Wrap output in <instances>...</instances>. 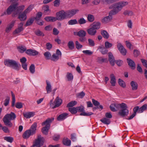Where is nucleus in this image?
Segmentation results:
<instances>
[{
  "label": "nucleus",
  "mask_w": 147,
  "mask_h": 147,
  "mask_svg": "<svg viewBox=\"0 0 147 147\" xmlns=\"http://www.w3.org/2000/svg\"><path fill=\"white\" fill-rule=\"evenodd\" d=\"M77 112L82 113L84 111V106L81 105L76 107Z\"/></svg>",
  "instance_id": "53"
},
{
  "label": "nucleus",
  "mask_w": 147,
  "mask_h": 147,
  "mask_svg": "<svg viewBox=\"0 0 147 147\" xmlns=\"http://www.w3.org/2000/svg\"><path fill=\"white\" fill-rule=\"evenodd\" d=\"M110 83L112 86H115L116 83V79L114 75L113 74H111L110 76Z\"/></svg>",
  "instance_id": "30"
},
{
  "label": "nucleus",
  "mask_w": 147,
  "mask_h": 147,
  "mask_svg": "<svg viewBox=\"0 0 147 147\" xmlns=\"http://www.w3.org/2000/svg\"><path fill=\"white\" fill-rule=\"evenodd\" d=\"M128 2H119L112 4L109 7L110 9H113L109 12L110 14L114 15L118 13L122 9V8L128 4Z\"/></svg>",
  "instance_id": "2"
},
{
  "label": "nucleus",
  "mask_w": 147,
  "mask_h": 147,
  "mask_svg": "<svg viewBox=\"0 0 147 147\" xmlns=\"http://www.w3.org/2000/svg\"><path fill=\"white\" fill-rule=\"evenodd\" d=\"M118 83L119 85L123 88L125 87V82L121 79H118Z\"/></svg>",
  "instance_id": "50"
},
{
  "label": "nucleus",
  "mask_w": 147,
  "mask_h": 147,
  "mask_svg": "<svg viewBox=\"0 0 147 147\" xmlns=\"http://www.w3.org/2000/svg\"><path fill=\"white\" fill-rule=\"evenodd\" d=\"M29 70L30 72L33 74L35 71V67L34 64H32L30 67Z\"/></svg>",
  "instance_id": "52"
},
{
  "label": "nucleus",
  "mask_w": 147,
  "mask_h": 147,
  "mask_svg": "<svg viewBox=\"0 0 147 147\" xmlns=\"http://www.w3.org/2000/svg\"><path fill=\"white\" fill-rule=\"evenodd\" d=\"M86 32L84 30H80L78 32L77 35L80 37H85L86 35Z\"/></svg>",
  "instance_id": "37"
},
{
  "label": "nucleus",
  "mask_w": 147,
  "mask_h": 147,
  "mask_svg": "<svg viewBox=\"0 0 147 147\" xmlns=\"http://www.w3.org/2000/svg\"><path fill=\"white\" fill-rule=\"evenodd\" d=\"M127 108L126 104L124 103L121 104L120 109L118 112V115L123 117L127 116L129 112Z\"/></svg>",
  "instance_id": "5"
},
{
  "label": "nucleus",
  "mask_w": 147,
  "mask_h": 147,
  "mask_svg": "<svg viewBox=\"0 0 147 147\" xmlns=\"http://www.w3.org/2000/svg\"><path fill=\"white\" fill-rule=\"evenodd\" d=\"M34 20V18L29 19L26 22L25 26H27L31 25L33 22Z\"/></svg>",
  "instance_id": "38"
},
{
  "label": "nucleus",
  "mask_w": 147,
  "mask_h": 147,
  "mask_svg": "<svg viewBox=\"0 0 147 147\" xmlns=\"http://www.w3.org/2000/svg\"><path fill=\"white\" fill-rule=\"evenodd\" d=\"M87 19L88 21L90 22H92L94 20V16L90 14H88Z\"/></svg>",
  "instance_id": "40"
},
{
  "label": "nucleus",
  "mask_w": 147,
  "mask_h": 147,
  "mask_svg": "<svg viewBox=\"0 0 147 147\" xmlns=\"http://www.w3.org/2000/svg\"><path fill=\"white\" fill-rule=\"evenodd\" d=\"M85 93L82 91L76 94V97L79 98H82L85 95Z\"/></svg>",
  "instance_id": "56"
},
{
  "label": "nucleus",
  "mask_w": 147,
  "mask_h": 147,
  "mask_svg": "<svg viewBox=\"0 0 147 147\" xmlns=\"http://www.w3.org/2000/svg\"><path fill=\"white\" fill-rule=\"evenodd\" d=\"M16 22L15 20H12L11 22L7 25L5 31L7 33L9 32L11 30L12 28L14 26Z\"/></svg>",
  "instance_id": "17"
},
{
  "label": "nucleus",
  "mask_w": 147,
  "mask_h": 147,
  "mask_svg": "<svg viewBox=\"0 0 147 147\" xmlns=\"http://www.w3.org/2000/svg\"><path fill=\"white\" fill-rule=\"evenodd\" d=\"M109 60L110 64L112 66L115 65V60L111 52L108 53Z\"/></svg>",
  "instance_id": "20"
},
{
  "label": "nucleus",
  "mask_w": 147,
  "mask_h": 147,
  "mask_svg": "<svg viewBox=\"0 0 147 147\" xmlns=\"http://www.w3.org/2000/svg\"><path fill=\"white\" fill-rule=\"evenodd\" d=\"M121 107V104L117 103H113L111 105L110 108L111 110L113 112H115L119 110Z\"/></svg>",
  "instance_id": "9"
},
{
  "label": "nucleus",
  "mask_w": 147,
  "mask_h": 147,
  "mask_svg": "<svg viewBox=\"0 0 147 147\" xmlns=\"http://www.w3.org/2000/svg\"><path fill=\"white\" fill-rule=\"evenodd\" d=\"M5 65L8 67H11L14 69L19 70L20 67V65L15 60L12 59H7L4 61Z\"/></svg>",
  "instance_id": "4"
},
{
  "label": "nucleus",
  "mask_w": 147,
  "mask_h": 147,
  "mask_svg": "<svg viewBox=\"0 0 147 147\" xmlns=\"http://www.w3.org/2000/svg\"><path fill=\"white\" fill-rule=\"evenodd\" d=\"M134 108L138 109L137 112L138 113H141L144 111L147 110V104H145L143 105L141 107H139V106H137L135 107Z\"/></svg>",
  "instance_id": "10"
},
{
  "label": "nucleus",
  "mask_w": 147,
  "mask_h": 147,
  "mask_svg": "<svg viewBox=\"0 0 147 147\" xmlns=\"http://www.w3.org/2000/svg\"><path fill=\"white\" fill-rule=\"evenodd\" d=\"M27 13L24 11L22 13L18 15V18L21 21H24L27 19Z\"/></svg>",
  "instance_id": "19"
},
{
  "label": "nucleus",
  "mask_w": 147,
  "mask_h": 147,
  "mask_svg": "<svg viewBox=\"0 0 147 147\" xmlns=\"http://www.w3.org/2000/svg\"><path fill=\"white\" fill-rule=\"evenodd\" d=\"M34 33L36 35L38 36H43L45 35L43 32L40 31V30L39 29L35 30L34 32Z\"/></svg>",
  "instance_id": "42"
},
{
  "label": "nucleus",
  "mask_w": 147,
  "mask_h": 147,
  "mask_svg": "<svg viewBox=\"0 0 147 147\" xmlns=\"http://www.w3.org/2000/svg\"><path fill=\"white\" fill-rule=\"evenodd\" d=\"M117 47L121 54L123 55H126L127 51L121 43H118Z\"/></svg>",
  "instance_id": "8"
},
{
  "label": "nucleus",
  "mask_w": 147,
  "mask_h": 147,
  "mask_svg": "<svg viewBox=\"0 0 147 147\" xmlns=\"http://www.w3.org/2000/svg\"><path fill=\"white\" fill-rule=\"evenodd\" d=\"M45 20L47 22H53L56 21L55 17L51 16H47L45 18Z\"/></svg>",
  "instance_id": "34"
},
{
  "label": "nucleus",
  "mask_w": 147,
  "mask_h": 147,
  "mask_svg": "<svg viewBox=\"0 0 147 147\" xmlns=\"http://www.w3.org/2000/svg\"><path fill=\"white\" fill-rule=\"evenodd\" d=\"M88 41L89 45L91 47H93L95 45V43L93 40L92 39L89 38Z\"/></svg>",
  "instance_id": "62"
},
{
  "label": "nucleus",
  "mask_w": 147,
  "mask_h": 147,
  "mask_svg": "<svg viewBox=\"0 0 147 147\" xmlns=\"http://www.w3.org/2000/svg\"><path fill=\"white\" fill-rule=\"evenodd\" d=\"M4 139L10 143H11L13 140V138L11 137H5L4 138Z\"/></svg>",
  "instance_id": "55"
},
{
  "label": "nucleus",
  "mask_w": 147,
  "mask_h": 147,
  "mask_svg": "<svg viewBox=\"0 0 147 147\" xmlns=\"http://www.w3.org/2000/svg\"><path fill=\"white\" fill-rule=\"evenodd\" d=\"M130 85L132 90H135L137 89L138 85L136 82L134 81H131L130 83Z\"/></svg>",
  "instance_id": "32"
},
{
  "label": "nucleus",
  "mask_w": 147,
  "mask_h": 147,
  "mask_svg": "<svg viewBox=\"0 0 147 147\" xmlns=\"http://www.w3.org/2000/svg\"><path fill=\"white\" fill-rule=\"evenodd\" d=\"M18 49L19 52L21 53H23L26 50V48L25 46H20L18 47Z\"/></svg>",
  "instance_id": "39"
},
{
  "label": "nucleus",
  "mask_w": 147,
  "mask_h": 147,
  "mask_svg": "<svg viewBox=\"0 0 147 147\" xmlns=\"http://www.w3.org/2000/svg\"><path fill=\"white\" fill-rule=\"evenodd\" d=\"M129 66L132 69H134L135 68L136 64L135 62L129 58H127L126 59Z\"/></svg>",
  "instance_id": "14"
},
{
  "label": "nucleus",
  "mask_w": 147,
  "mask_h": 147,
  "mask_svg": "<svg viewBox=\"0 0 147 147\" xmlns=\"http://www.w3.org/2000/svg\"><path fill=\"white\" fill-rule=\"evenodd\" d=\"M100 25L101 23L100 22H94L92 24L91 27L96 30L100 28Z\"/></svg>",
  "instance_id": "28"
},
{
  "label": "nucleus",
  "mask_w": 147,
  "mask_h": 147,
  "mask_svg": "<svg viewBox=\"0 0 147 147\" xmlns=\"http://www.w3.org/2000/svg\"><path fill=\"white\" fill-rule=\"evenodd\" d=\"M106 60V59L102 58V57H98L97 59V61L98 63H101L104 62Z\"/></svg>",
  "instance_id": "60"
},
{
  "label": "nucleus",
  "mask_w": 147,
  "mask_h": 147,
  "mask_svg": "<svg viewBox=\"0 0 147 147\" xmlns=\"http://www.w3.org/2000/svg\"><path fill=\"white\" fill-rule=\"evenodd\" d=\"M78 22L79 24H82L86 23V21L84 18H81L78 20Z\"/></svg>",
  "instance_id": "58"
},
{
  "label": "nucleus",
  "mask_w": 147,
  "mask_h": 147,
  "mask_svg": "<svg viewBox=\"0 0 147 147\" xmlns=\"http://www.w3.org/2000/svg\"><path fill=\"white\" fill-rule=\"evenodd\" d=\"M75 44L76 48L78 49H79L82 47V45H81L78 41H76Z\"/></svg>",
  "instance_id": "61"
},
{
  "label": "nucleus",
  "mask_w": 147,
  "mask_h": 147,
  "mask_svg": "<svg viewBox=\"0 0 147 147\" xmlns=\"http://www.w3.org/2000/svg\"><path fill=\"white\" fill-rule=\"evenodd\" d=\"M16 117L15 113L11 112L10 113L6 114L4 117L3 120L5 125L9 127H11L13 124L11 121V120H14Z\"/></svg>",
  "instance_id": "3"
},
{
  "label": "nucleus",
  "mask_w": 147,
  "mask_h": 147,
  "mask_svg": "<svg viewBox=\"0 0 147 147\" xmlns=\"http://www.w3.org/2000/svg\"><path fill=\"white\" fill-rule=\"evenodd\" d=\"M67 18L65 11L63 10H61L56 13V21L62 20Z\"/></svg>",
  "instance_id": "6"
},
{
  "label": "nucleus",
  "mask_w": 147,
  "mask_h": 147,
  "mask_svg": "<svg viewBox=\"0 0 147 147\" xmlns=\"http://www.w3.org/2000/svg\"><path fill=\"white\" fill-rule=\"evenodd\" d=\"M37 123L36 122L34 123L31 125L30 128L29 129L33 135L35 134L36 130Z\"/></svg>",
  "instance_id": "24"
},
{
  "label": "nucleus",
  "mask_w": 147,
  "mask_h": 147,
  "mask_svg": "<svg viewBox=\"0 0 147 147\" xmlns=\"http://www.w3.org/2000/svg\"><path fill=\"white\" fill-rule=\"evenodd\" d=\"M23 115L24 117L27 119L30 118L31 117H33L34 114L32 112H26L24 113Z\"/></svg>",
  "instance_id": "26"
},
{
  "label": "nucleus",
  "mask_w": 147,
  "mask_h": 147,
  "mask_svg": "<svg viewBox=\"0 0 147 147\" xmlns=\"http://www.w3.org/2000/svg\"><path fill=\"white\" fill-rule=\"evenodd\" d=\"M77 103V102L76 101H72L69 102L67 105V107H72Z\"/></svg>",
  "instance_id": "44"
},
{
  "label": "nucleus",
  "mask_w": 147,
  "mask_h": 147,
  "mask_svg": "<svg viewBox=\"0 0 147 147\" xmlns=\"http://www.w3.org/2000/svg\"><path fill=\"white\" fill-rule=\"evenodd\" d=\"M23 23L21 22L18 25V28L14 31V34H18L23 31L24 29L23 27Z\"/></svg>",
  "instance_id": "11"
},
{
  "label": "nucleus",
  "mask_w": 147,
  "mask_h": 147,
  "mask_svg": "<svg viewBox=\"0 0 147 147\" xmlns=\"http://www.w3.org/2000/svg\"><path fill=\"white\" fill-rule=\"evenodd\" d=\"M68 114L67 113H63L59 115L57 117L58 121H61L64 120L67 117Z\"/></svg>",
  "instance_id": "27"
},
{
  "label": "nucleus",
  "mask_w": 147,
  "mask_h": 147,
  "mask_svg": "<svg viewBox=\"0 0 147 147\" xmlns=\"http://www.w3.org/2000/svg\"><path fill=\"white\" fill-rule=\"evenodd\" d=\"M47 86L46 89L47 94L50 93L52 91V86L50 82L48 80L46 81Z\"/></svg>",
  "instance_id": "22"
},
{
  "label": "nucleus",
  "mask_w": 147,
  "mask_h": 147,
  "mask_svg": "<svg viewBox=\"0 0 147 147\" xmlns=\"http://www.w3.org/2000/svg\"><path fill=\"white\" fill-rule=\"evenodd\" d=\"M68 23L69 25H72L78 24V22L76 19H73L69 20Z\"/></svg>",
  "instance_id": "49"
},
{
  "label": "nucleus",
  "mask_w": 147,
  "mask_h": 147,
  "mask_svg": "<svg viewBox=\"0 0 147 147\" xmlns=\"http://www.w3.org/2000/svg\"><path fill=\"white\" fill-rule=\"evenodd\" d=\"M63 144L66 146H70L71 144V141L68 138H66L63 139Z\"/></svg>",
  "instance_id": "31"
},
{
  "label": "nucleus",
  "mask_w": 147,
  "mask_h": 147,
  "mask_svg": "<svg viewBox=\"0 0 147 147\" xmlns=\"http://www.w3.org/2000/svg\"><path fill=\"white\" fill-rule=\"evenodd\" d=\"M92 101L93 104L94 106L97 107V108L98 109H100L101 110H102L103 109L102 106L100 105V103L99 102L94 100V99H92Z\"/></svg>",
  "instance_id": "25"
},
{
  "label": "nucleus",
  "mask_w": 147,
  "mask_h": 147,
  "mask_svg": "<svg viewBox=\"0 0 147 147\" xmlns=\"http://www.w3.org/2000/svg\"><path fill=\"white\" fill-rule=\"evenodd\" d=\"M31 131H30V130H27L24 132L22 135V137L24 139H27L30 136L33 135V134H32Z\"/></svg>",
  "instance_id": "21"
},
{
  "label": "nucleus",
  "mask_w": 147,
  "mask_h": 147,
  "mask_svg": "<svg viewBox=\"0 0 147 147\" xmlns=\"http://www.w3.org/2000/svg\"><path fill=\"white\" fill-rule=\"evenodd\" d=\"M67 45L69 49H70L72 50L74 48V45L72 41H69Z\"/></svg>",
  "instance_id": "43"
},
{
  "label": "nucleus",
  "mask_w": 147,
  "mask_h": 147,
  "mask_svg": "<svg viewBox=\"0 0 147 147\" xmlns=\"http://www.w3.org/2000/svg\"><path fill=\"white\" fill-rule=\"evenodd\" d=\"M133 13L131 11H125L123 12V14L125 15H128L129 16H132Z\"/></svg>",
  "instance_id": "64"
},
{
  "label": "nucleus",
  "mask_w": 147,
  "mask_h": 147,
  "mask_svg": "<svg viewBox=\"0 0 147 147\" xmlns=\"http://www.w3.org/2000/svg\"><path fill=\"white\" fill-rule=\"evenodd\" d=\"M26 53L30 56H35L38 55L39 53L35 50L31 49H28L26 50Z\"/></svg>",
  "instance_id": "15"
},
{
  "label": "nucleus",
  "mask_w": 147,
  "mask_h": 147,
  "mask_svg": "<svg viewBox=\"0 0 147 147\" xmlns=\"http://www.w3.org/2000/svg\"><path fill=\"white\" fill-rule=\"evenodd\" d=\"M98 49V50L103 55L107 54L108 52V50L104 46H99Z\"/></svg>",
  "instance_id": "23"
},
{
  "label": "nucleus",
  "mask_w": 147,
  "mask_h": 147,
  "mask_svg": "<svg viewBox=\"0 0 147 147\" xmlns=\"http://www.w3.org/2000/svg\"><path fill=\"white\" fill-rule=\"evenodd\" d=\"M59 59V56L56 55L55 54L53 55L51 59V60L53 61H57Z\"/></svg>",
  "instance_id": "57"
},
{
  "label": "nucleus",
  "mask_w": 147,
  "mask_h": 147,
  "mask_svg": "<svg viewBox=\"0 0 147 147\" xmlns=\"http://www.w3.org/2000/svg\"><path fill=\"white\" fill-rule=\"evenodd\" d=\"M54 120V118L53 117L48 118L45 121L42 123V126L46 125L45 126H47L48 127H50V123L53 121Z\"/></svg>",
  "instance_id": "16"
},
{
  "label": "nucleus",
  "mask_w": 147,
  "mask_h": 147,
  "mask_svg": "<svg viewBox=\"0 0 147 147\" xmlns=\"http://www.w3.org/2000/svg\"><path fill=\"white\" fill-rule=\"evenodd\" d=\"M66 77L67 78L68 81L72 80L73 78V76L72 74L71 73L69 72H67V73Z\"/></svg>",
  "instance_id": "46"
},
{
  "label": "nucleus",
  "mask_w": 147,
  "mask_h": 147,
  "mask_svg": "<svg viewBox=\"0 0 147 147\" xmlns=\"http://www.w3.org/2000/svg\"><path fill=\"white\" fill-rule=\"evenodd\" d=\"M137 109L134 108L133 109L134 113L130 116L129 118H127L126 119L127 120H130L133 119L136 116L137 112Z\"/></svg>",
  "instance_id": "41"
},
{
  "label": "nucleus",
  "mask_w": 147,
  "mask_h": 147,
  "mask_svg": "<svg viewBox=\"0 0 147 147\" xmlns=\"http://www.w3.org/2000/svg\"><path fill=\"white\" fill-rule=\"evenodd\" d=\"M44 56L45 57L46 59L47 60L50 59L51 57V53L49 52H45L44 54Z\"/></svg>",
  "instance_id": "51"
},
{
  "label": "nucleus",
  "mask_w": 147,
  "mask_h": 147,
  "mask_svg": "<svg viewBox=\"0 0 147 147\" xmlns=\"http://www.w3.org/2000/svg\"><path fill=\"white\" fill-rule=\"evenodd\" d=\"M93 114V113L91 112L86 113L84 111L82 113H81L80 114V115L84 116H89Z\"/></svg>",
  "instance_id": "48"
},
{
  "label": "nucleus",
  "mask_w": 147,
  "mask_h": 147,
  "mask_svg": "<svg viewBox=\"0 0 147 147\" xmlns=\"http://www.w3.org/2000/svg\"><path fill=\"white\" fill-rule=\"evenodd\" d=\"M105 47L107 49L111 47L112 46V44L108 41H106L105 43Z\"/></svg>",
  "instance_id": "59"
},
{
  "label": "nucleus",
  "mask_w": 147,
  "mask_h": 147,
  "mask_svg": "<svg viewBox=\"0 0 147 147\" xmlns=\"http://www.w3.org/2000/svg\"><path fill=\"white\" fill-rule=\"evenodd\" d=\"M101 33L103 37L105 39H108L109 37V34L105 30L101 31Z\"/></svg>",
  "instance_id": "36"
},
{
  "label": "nucleus",
  "mask_w": 147,
  "mask_h": 147,
  "mask_svg": "<svg viewBox=\"0 0 147 147\" xmlns=\"http://www.w3.org/2000/svg\"><path fill=\"white\" fill-rule=\"evenodd\" d=\"M68 110L72 114H75L77 112L76 107L69 108Z\"/></svg>",
  "instance_id": "54"
},
{
  "label": "nucleus",
  "mask_w": 147,
  "mask_h": 147,
  "mask_svg": "<svg viewBox=\"0 0 147 147\" xmlns=\"http://www.w3.org/2000/svg\"><path fill=\"white\" fill-rule=\"evenodd\" d=\"M42 15V13L41 12H38L36 16L34 18V19L36 20H39L40 18L41 17Z\"/></svg>",
  "instance_id": "63"
},
{
  "label": "nucleus",
  "mask_w": 147,
  "mask_h": 147,
  "mask_svg": "<svg viewBox=\"0 0 147 147\" xmlns=\"http://www.w3.org/2000/svg\"><path fill=\"white\" fill-rule=\"evenodd\" d=\"M100 121L104 124L107 125L109 124L111 122L109 119L105 117L101 119Z\"/></svg>",
  "instance_id": "33"
},
{
  "label": "nucleus",
  "mask_w": 147,
  "mask_h": 147,
  "mask_svg": "<svg viewBox=\"0 0 147 147\" xmlns=\"http://www.w3.org/2000/svg\"><path fill=\"white\" fill-rule=\"evenodd\" d=\"M19 4L18 2H15L12 3L7 9L6 10L2 13L1 16L4 15H9L11 14L12 17H15L18 15L20 14L24 8V6L22 5L18 6Z\"/></svg>",
  "instance_id": "1"
},
{
  "label": "nucleus",
  "mask_w": 147,
  "mask_h": 147,
  "mask_svg": "<svg viewBox=\"0 0 147 147\" xmlns=\"http://www.w3.org/2000/svg\"><path fill=\"white\" fill-rule=\"evenodd\" d=\"M112 15L110 14L109 13V16L105 17L101 20L102 22L104 24H107L110 22L112 19Z\"/></svg>",
  "instance_id": "13"
},
{
  "label": "nucleus",
  "mask_w": 147,
  "mask_h": 147,
  "mask_svg": "<svg viewBox=\"0 0 147 147\" xmlns=\"http://www.w3.org/2000/svg\"><path fill=\"white\" fill-rule=\"evenodd\" d=\"M87 32L88 34L91 36L95 35L96 33V30L92 27L91 28L87 30Z\"/></svg>",
  "instance_id": "29"
},
{
  "label": "nucleus",
  "mask_w": 147,
  "mask_h": 147,
  "mask_svg": "<svg viewBox=\"0 0 147 147\" xmlns=\"http://www.w3.org/2000/svg\"><path fill=\"white\" fill-rule=\"evenodd\" d=\"M62 102V100L59 98L58 96L57 97L55 100V105L53 107V109H55L57 107H59L61 104Z\"/></svg>",
  "instance_id": "18"
},
{
  "label": "nucleus",
  "mask_w": 147,
  "mask_h": 147,
  "mask_svg": "<svg viewBox=\"0 0 147 147\" xmlns=\"http://www.w3.org/2000/svg\"><path fill=\"white\" fill-rule=\"evenodd\" d=\"M11 96L12 97V105H11V106L13 107H14L15 106V103L16 102V98H15V95L13 93V92L11 91Z\"/></svg>",
  "instance_id": "45"
},
{
  "label": "nucleus",
  "mask_w": 147,
  "mask_h": 147,
  "mask_svg": "<svg viewBox=\"0 0 147 147\" xmlns=\"http://www.w3.org/2000/svg\"><path fill=\"white\" fill-rule=\"evenodd\" d=\"M34 146L37 147H41L44 144L43 140H39L38 139H36L33 142Z\"/></svg>",
  "instance_id": "12"
},
{
  "label": "nucleus",
  "mask_w": 147,
  "mask_h": 147,
  "mask_svg": "<svg viewBox=\"0 0 147 147\" xmlns=\"http://www.w3.org/2000/svg\"><path fill=\"white\" fill-rule=\"evenodd\" d=\"M79 10L77 9L69 10L65 11L67 18H71L78 13Z\"/></svg>",
  "instance_id": "7"
},
{
  "label": "nucleus",
  "mask_w": 147,
  "mask_h": 147,
  "mask_svg": "<svg viewBox=\"0 0 147 147\" xmlns=\"http://www.w3.org/2000/svg\"><path fill=\"white\" fill-rule=\"evenodd\" d=\"M5 99L4 101V105L5 107L7 106L9 104L10 100V97L9 96H7L5 97Z\"/></svg>",
  "instance_id": "47"
},
{
  "label": "nucleus",
  "mask_w": 147,
  "mask_h": 147,
  "mask_svg": "<svg viewBox=\"0 0 147 147\" xmlns=\"http://www.w3.org/2000/svg\"><path fill=\"white\" fill-rule=\"evenodd\" d=\"M50 127H48L47 126H45L42 128V133L45 135H47L48 134L49 130L50 129Z\"/></svg>",
  "instance_id": "35"
}]
</instances>
